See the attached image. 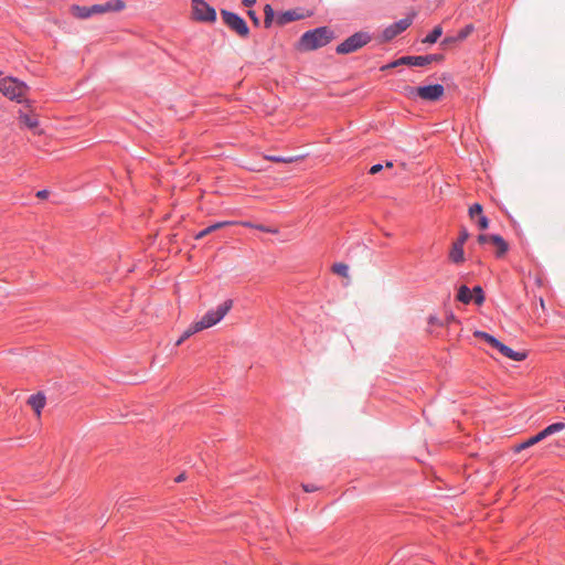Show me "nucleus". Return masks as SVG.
Returning a JSON list of instances; mask_svg holds the SVG:
<instances>
[{
    "label": "nucleus",
    "mask_w": 565,
    "mask_h": 565,
    "mask_svg": "<svg viewBox=\"0 0 565 565\" xmlns=\"http://www.w3.org/2000/svg\"><path fill=\"white\" fill-rule=\"evenodd\" d=\"M333 36L331 30L326 26L315 29L303 33L299 41V46L303 51H312L327 45Z\"/></svg>",
    "instance_id": "1"
},
{
    "label": "nucleus",
    "mask_w": 565,
    "mask_h": 565,
    "mask_svg": "<svg viewBox=\"0 0 565 565\" xmlns=\"http://www.w3.org/2000/svg\"><path fill=\"white\" fill-rule=\"evenodd\" d=\"M29 90V86L15 77L7 76L0 79V93L11 100L22 103Z\"/></svg>",
    "instance_id": "2"
},
{
    "label": "nucleus",
    "mask_w": 565,
    "mask_h": 565,
    "mask_svg": "<svg viewBox=\"0 0 565 565\" xmlns=\"http://www.w3.org/2000/svg\"><path fill=\"white\" fill-rule=\"evenodd\" d=\"M232 306L233 300L228 299L221 303L215 310L207 311L198 322L200 323L203 330L211 328L215 326L217 322H220L227 315Z\"/></svg>",
    "instance_id": "3"
},
{
    "label": "nucleus",
    "mask_w": 565,
    "mask_h": 565,
    "mask_svg": "<svg viewBox=\"0 0 565 565\" xmlns=\"http://www.w3.org/2000/svg\"><path fill=\"white\" fill-rule=\"evenodd\" d=\"M371 40V36L365 32H358L349 36L341 44L337 46L338 54H349L358 51Z\"/></svg>",
    "instance_id": "4"
},
{
    "label": "nucleus",
    "mask_w": 565,
    "mask_h": 565,
    "mask_svg": "<svg viewBox=\"0 0 565 565\" xmlns=\"http://www.w3.org/2000/svg\"><path fill=\"white\" fill-rule=\"evenodd\" d=\"M407 90H408L409 95L416 94L422 99L428 100V102L439 100L445 94V88L440 84L420 86V87H416V88L408 87Z\"/></svg>",
    "instance_id": "5"
},
{
    "label": "nucleus",
    "mask_w": 565,
    "mask_h": 565,
    "mask_svg": "<svg viewBox=\"0 0 565 565\" xmlns=\"http://www.w3.org/2000/svg\"><path fill=\"white\" fill-rule=\"evenodd\" d=\"M221 15L223 18L224 23L230 29L235 31L239 36L246 38L249 34V29H248L246 22L244 21L243 18H241L236 13H233V12H230L226 10H222Z\"/></svg>",
    "instance_id": "6"
},
{
    "label": "nucleus",
    "mask_w": 565,
    "mask_h": 565,
    "mask_svg": "<svg viewBox=\"0 0 565 565\" xmlns=\"http://www.w3.org/2000/svg\"><path fill=\"white\" fill-rule=\"evenodd\" d=\"M193 18L201 22H214L216 20V11L203 0H192Z\"/></svg>",
    "instance_id": "7"
},
{
    "label": "nucleus",
    "mask_w": 565,
    "mask_h": 565,
    "mask_svg": "<svg viewBox=\"0 0 565 565\" xmlns=\"http://www.w3.org/2000/svg\"><path fill=\"white\" fill-rule=\"evenodd\" d=\"M415 12L408 14L406 18L401 19L399 21L388 25L384 29L382 33V38L384 41H391L395 36H397L399 33L405 31L411 24L413 23V19L415 17Z\"/></svg>",
    "instance_id": "8"
},
{
    "label": "nucleus",
    "mask_w": 565,
    "mask_h": 565,
    "mask_svg": "<svg viewBox=\"0 0 565 565\" xmlns=\"http://www.w3.org/2000/svg\"><path fill=\"white\" fill-rule=\"evenodd\" d=\"M71 12L78 19H87L93 14H103V9L99 4H94L92 7H81L75 4L71 7Z\"/></svg>",
    "instance_id": "9"
},
{
    "label": "nucleus",
    "mask_w": 565,
    "mask_h": 565,
    "mask_svg": "<svg viewBox=\"0 0 565 565\" xmlns=\"http://www.w3.org/2000/svg\"><path fill=\"white\" fill-rule=\"evenodd\" d=\"M495 349L500 351L504 356L513 361H523L526 358L525 352H516L502 342H499Z\"/></svg>",
    "instance_id": "10"
},
{
    "label": "nucleus",
    "mask_w": 565,
    "mask_h": 565,
    "mask_svg": "<svg viewBox=\"0 0 565 565\" xmlns=\"http://www.w3.org/2000/svg\"><path fill=\"white\" fill-rule=\"evenodd\" d=\"M434 56H403L399 58L404 65L425 66L433 62Z\"/></svg>",
    "instance_id": "11"
},
{
    "label": "nucleus",
    "mask_w": 565,
    "mask_h": 565,
    "mask_svg": "<svg viewBox=\"0 0 565 565\" xmlns=\"http://www.w3.org/2000/svg\"><path fill=\"white\" fill-rule=\"evenodd\" d=\"M490 244L495 247V253L498 257L503 256L508 252V243L500 235H491Z\"/></svg>",
    "instance_id": "12"
},
{
    "label": "nucleus",
    "mask_w": 565,
    "mask_h": 565,
    "mask_svg": "<svg viewBox=\"0 0 565 565\" xmlns=\"http://www.w3.org/2000/svg\"><path fill=\"white\" fill-rule=\"evenodd\" d=\"M28 404L35 411L36 416L40 417L41 411L45 405V396L41 393L32 395L29 397Z\"/></svg>",
    "instance_id": "13"
},
{
    "label": "nucleus",
    "mask_w": 565,
    "mask_h": 565,
    "mask_svg": "<svg viewBox=\"0 0 565 565\" xmlns=\"http://www.w3.org/2000/svg\"><path fill=\"white\" fill-rule=\"evenodd\" d=\"M449 259L455 264H460L465 260L463 246L454 242L449 253Z\"/></svg>",
    "instance_id": "14"
},
{
    "label": "nucleus",
    "mask_w": 565,
    "mask_h": 565,
    "mask_svg": "<svg viewBox=\"0 0 565 565\" xmlns=\"http://www.w3.org/2000/svg\"><path fill=\"white\" fill-rule=\"evenodd\" d=\"M99 6L103 9V13L110 11H121L125 9V2L122 0H109L106 3Z\"/></svg>",
    "instance_id": "15"
},
{
    "label": "nucleus",
    "mask_w": 565,
    "mask_h": 565,
    "mask_svg": "<svg viewBox=\"0 0 565 565\" xmlns=\"http://www.w3.org/2000/svg\"><path fill=\"white\" fill-rule=\"evenodd\" d=\"M233 224V222H228V221H225V222H218V223H215L206 228H204L203 231L199 232L196 235H195V238L196 239H201L203 237H205L207 234L216 231V230H220L222 227H225L227 225H231Z\"/></svg>",
    "instance_id": "16"
},
{
    "label": "nucleus",
    "mask_w": 565,
    "mask_h": 565,
    "mask_svg": "<svg viewBox=\"0 0 565 565\" xmlns=\"http://www.w3.org/2000/svg\"><path fill=\"white\" fill-rule=\"evenodd\" d=\"M19 120L21 124H23L25 127L32 130L36 129L39 126L38 118L35 116H31L28 114L20 113Z\"/></svg>",
    "instance_id": "17"
},
{
    "label": "nucleus",
    "mask_w": 565,
    "mask_h": 565,
    "mask_svg": "<svg viewBox=\"0 0 565 565\" xmlns=\"http://www.w3.org/2000/svg\"><path fill=\"white\" fill-rule=\"evenodd\" d=\"M200 323L198 321L193 322L189 328L183 332L181 338L177 341V345H180L183 341H185L188 338L193 335L194 333L202 331Z\"/></svg>",
    "instance_id": "18"
},
{
    "label": "nucleus",
    "mask_w": 565,
    "mask_h": 565,
    "mask_svg": "<svg viewBox=\"0 0 565 565\" xmlns=\"http://www.w3.org/2000/svg\"><path fill=\"white\" fill-rule=\"evenodd\" d=\"M443 34V28L437 25L433 29V31L423 40V43L434 44Z\"/></svg>",
    "instance_id": "19"
},
{
    "label": "nucleus",
    "mask_w": 565,
    "mask_h": 565,
    "mask_svg": "<svg viewBox=\"0 0 565 565\" xmlns=\"http://www.w3.org/2000/svg\"><path fill=\"white\" fill-rule=\"evenodd\" d=\"M457 299L463 303H469L472 299V292L467 286H461L458 290Z\"/></svg>",
    "instance_id": "20"
},
{
    "label": "nucleus",
    "mask_w": 565,
    "mask_h": 565,
    "mask_svg": "<svg viewBox=\"0 0 565 565\" xmlns=\"http://www.w3.org/2000/svg\"><path fill=\"white\" fill-rule=\"evenodd\" d=\"M473 335L476 338L484 340L487 343H489L493 348H495L498 345V343L500 342L498 339H495L491 334L483 332V331H475Z\"/></svg>",
    "instance_id": "21"
},
{
    "label": "nucleus",
    "mask_w": 565,
    "mask_h": 565,
    "mask_svg": "<svg viewBox=\"0 0 565 565\" xmlns=\"http://www.w3.org/2000/svg\"><path fill=\"white\" fill-rule=\"evenodd\" d=\"M300 17L295 11H286L278 18L279 24H286L288 22L295 21Z\"/></svg>",
    "instance_id": "22"
},
{
    "label": "nucleus",
    "mask_w": 565,
    "mask_h": 565,
    "mask_svg": "<svg viewBox=\"0 0 565 565\" xmlns=\"http://www.w3.org/2000/svg\"><path fill=\"white\" fill-rule=\"evenodd\" d=\"M332 270L334 274L348 277L349 276V266L344 263H337L332 266Z\"/></svg>",
    "instance_id": "23"
},
{
    "label": "nucleus",
    "mask_w": 565,
    "mask_h": 565,
    "mask_svg": "<svg viewBox=\"0 0 565 565\" xmlns=\"http://www.w3.org/2000/svg\"><path fill=\"white\" fill-rule=\"evenodd\" d=\"M264 13H265V19H264L265 26L269 28L271 25V22H273L274 15H275L274 10L270 4H266L264 7Z\"/></svg>",
    "instance_id": "24"
},
{
    "label": "nucleus",
    "mask_w": 565,
    "mask_h": 565,
    "mask_svg": "<svg viewBox=\"0 0 565 565\" xmlns=\"http://www.w3.org/2000/svg\"><path fill=\"white\" fill-rule=\"evenodd\" d=\"M473 25L472 24H468L466 25L463 29H461L457 35H456V40H459V42L463 41L465 39H467L473 31Z\"/></svg>",
    "instance_id": "25"
},
{
    "label": "nucleus",
    "mask_w": 565,
    "mask_h": 565,
    "mask_svg": "<svg viewBox=\"0 0 565 565\" xmlns=\"http://www.w3.org/2000/svg\"><path fill=\"white\" fill-rule=\"evenodd\" d=\"M535 444H537V441H536L535 437L533 436V437L529 438L527 440L516 445L514 450L516 452H520L521 450L527 449V448L534 446Z\"/></svg>",
    "instance_id": "26"
},
{
    "label": "nucleus",
    "mask_w": 565,
    "mask_h": 565,
    "mask_svg": "<svg viewBox=\"0 0 565 565\" xmlns=\"http://www.w3.org/2000/svg\"><path fill=\"white\" fill-rule=\"evenodd\" d=\"M482 212H483L482 205L479 203H475L469 209V216L473 220L476 216L483 215Z\"/></svg>",
    "instance_id": "27"
},
{
    "label": "nucleus",
    "mask_w": 565,
    "mask_h": 565,
    "mask_svg": "<svg viewBox=\"0 0 565 565\" xmlns=\"http://www.w3.org/2000/svg\"><path fill=\"white\" fill-rule=\"evenodd\" d=\"M564 428H565V424L564 423H555V424H552V425L547 426L545 428V433H547L548 436H550L552 434H555L557 431L563 430Z\"/></svg>",
    "instance_id": "28"
},
{
    "label": "nucleus",
    "mask_w": 565,
    "mask_h": 565,
    "mask_svg": "<svg viewBox=\"0 0 565 565\" xmlns=\"http://www.w3.org/2000/svg\"><path fill=\"white\" fill-rule=\"evenodd\" d=\"M475 294V301L477 305H481L484 301V295L480 286H476L472 290Z\"/></svg>",
    "instance_id": "29"
},
{
    "label": "nucleus",
    "mask_w": 565,
    "mask_h": 565,
    "mask_svg": "<svg viewBox=\"0 0 565 565\" xmlns=\"http://www.w3.org/2000/svg\"><path fill=\"white\" fill-rule=\"evenodd\" d=\"M468 238H469L468 231L466 228H461L459 237L457 238L456 243L463 246Z\"/></svg>",
    "instance_id": "30"
},
{
    "label": "nucleus",
    "mask_w": 565,
    "mask_h": 565,
    "mask_svg": "<svg viewBox=\"0 0 565 565\" xmlns=\"http://www.w3.org/2000/svg\"><path fill=\"white\" fill-rule=\"evenodd\" d=\"M268 160L270 161H274V162H284V163H290V162H294L296 160V158H284V157H266Z\"/></svg>",
    "instance_id": "31"
},
{
    "label": "nucleus",
    "mask_w": 565,
    "mask_h": 565,
    "mask_svg": "<svg viewBox=\"0 0 565 565\" xmlns=\"http://www.w3.org/2000/svg\"><path fill=\"white\" fill-rule=\"evenodd\" d=\"M478 226L480 227V230L488 228L489 220L484 215L478 216Z\"/></svg>",
    "instance_id": "32"
},
{
    "label": "nucleus",
    "mask_w": 565,
    "mask_h": 565,
    "mask_svg": "<svg viewBox=\"0 0 565 565\" xmlns=\"http://www.w3.org/2000/svg\"><path fill=\"white\" fill-rule=\"evenodd\" d=\"M459 40H456V35L455 36H446L443 41H441V45L443 46H449V45H452L455 43H458Z\"/></svg>",
    "instance_id": "33"
},
{
    "label": "nucleus",
    "mask_w": 565,
    "mask_h": 565,
    "mask_svg": "<svg viewBox=\"0 0 565 565\" xmlns=\"http://www.w3.org/2000/svg\"><path fill=\"white\" fill-rule=\"evenodd\" d=\"M243 225L255 227V228H258L264 232L277 233V230H271V228L265 227L264 225H252L250 223H247V222L243 223Z\"/></svg>",
    "instance_id": "34"
},
{
    "label": "nucleus",
    "mask_w": 565,
    "mask_h": 565,
    "mask_svg": "<svg viewBox=\"0 0 565 565\" xmlns=\"http://www.w3.org/2000/svg\"><path fill=\"white\" fill-rule=\"evenodd\" d=\"M490 237H491V235H489V234H480V235L478 236V243H479V244H487V243H490Z\"/></svg>",
    "instance_id": "35"
},
{
    "label": "nucleus",
    "mask_w": 565,
    "mask_h": 565,
    "mask_svg": "<svg viewBox=\"0 0 565 565\" xmlns=\"http://www.w3.org/2000/svg\"><path fill=\"white\" fill-rule=\"evenodd\" d=\"M548 436L547 433H545V428L540 431L539 434H536L534 437L536 439L537 443L542 441L543 439H545L546 437Z\"/></svg>",
    "instance_id": "36"
},
{
    "label": "nucleus",
    "mask_w": 565,
    "mask_h": 565,
    "mask_svg": "<svg viewBox=\"0 0 565 565\" xmlns=\"http://www.w3.org/2000/svg\"><path fill=\"white\" fill-rule=\"evenodd\" d=\"M382 169H383V166H382V164H374V166H372V167H371V169H370V173H371V174H376V173H379L380 171H382Z\"/></svg>",
    "instance_id": "37"
},
{
    "label": "nucleus",
    "mask_w": 565,
    "mask_h": 565,
    "mask_svg": "<svg viewBox=\"0 0 565 565\" xmlns=\"http://www.w3.org/2000/svg\"><path fill=\"white\" fill-rule=\"evenodd\" d=\"M398 65H404L402 62H399V58L392 62L391 64L386 65V66H383L382 70H387V68H393V67H396Z\"/></svg>",
    "instance_id": "38"
},
{
    "label": "nucleus",
    "mask_w": 565,
    "mask_h": 565,
    "mask_svg": "<svg viewBox=\"0 0 565 565\" xmlns=\"http://www.w3.org/2000/svg\"><path fill=\"white\" fill-rule=\"evenodd\" d=\"M248 15L250 17V19L253 20V22L258 25L259 24V19L258 17L256 15L255 11H248Z\"/></svg>",
    "instance_id": "39"
},
{
    "label": "nucleus",
    "mask_w": 565,
    "mask_h": 565,
    "mask_svg": "<svg viewBox=\"0 0 565 565\" xmlns=\"http://www.w3.org/2000/svg\"><path fill=\"white\" fill-rule=\"evenodd\" d=\"M428 323H429V324H441V323H440V321H439V319H438L436 316H430V317L428 318Z\"/></svg>",
    "instance_id": "40"
},
{
    "label": "nucleus",
    "mask_w": 565,
    "mask_h": 565,
    "mask_svg": "<svg viewBox=\"0 0 565 565\" xmlns=\"http://www.w3.org/2000/svg\"><path fill=\"white\" fill-rule=\"evenodd\" d=\"M36 196L40 198V199H46L49 196V191L47 190H41L36 193Z\"/></svg>",
    "instance_id": "41"
},
{
    "label": "nucleus",
    "mask_w": 565,
    "mask_h": 565,
    "mask_svg": "<svg viewBox=\"0 0 565 565\" xmlns=\"http://www.w3.org/2000/svg\"><path fill=\"white\" fill-rule=\"evenodd\" d=\"M302 488L306 492H312V491H316L317 490V487L315 486H308V484H302Z\"/></svg>",
    "instance_id": "42"
},
{
    "label": "nucleus",
    "mask_w": 565,
    "mask_h": 565,
    "mask_svg": "<svg viewBox=\"0 0 565 565\" xmlns=\"http://www.w3.org/2000/svg\"><path fill=\"white\" fill-rule=\"evenodd\" d=\"M185 473H181L175 478V482H182L185 480Z\"/></svg>",
    "instance_id": "43"
},
{
    "label": "nucleus",
    "mask_w": 565,
    "mask_h": 565,
    "mask_svg": "<svg viewBox=\"0 0 565 565\" xmlns=\"http://www.w3.org/2000/svg\"><path fill=\"white\" fill-rule=\"evenodd\" d=\"M256 2V0H243L244 6L250 7Z\"/></svg>",
    "instance_id": "44"
},
{
    "label": "nucleus",
    "mask_w": 565,
    "mask_h": 565,
    "mask_svg": "<svg viewBox=\"0 0 565 565\" xmlns=\"http://www.w3.org/2000/svg\"><path fill=\"white\" fill-rule=\"evenodd\" d=\"M433 56H434L433 62H434V61H440V60H441V55H433Z\"/></svg>",
    "instance_id": "45"
},
{
    "label": "nucleus",
    "mask_w": 565,
    "mask_h": 565,
    "mask_svg": "<svg viewBox=\"0 0 565 565\" xmlns=\"http://www.w3.org/2000/svg\"><path fill=\"white\" fill-rule=\"evenodd\" d=\"M385 167L386 168H392L393 167V162L392 161H386Z\"/></svg>",
    "instance_id": "46"
},
{
    "label": "nucleus",
    "mask_w": 565,
    "mask_h": 565,
    "mask_svg": "<svg viewBox=\"0 0 565 565\" xmlns=\"http://www.w3.org/2000/svg\"><path fill=\"white\" fill-rule=\"evenodd\" d=\"M540 302H541L542 308H544V300L541 299Z\"/></svg>",
    "instance_id": "47"
}]
</instances>
